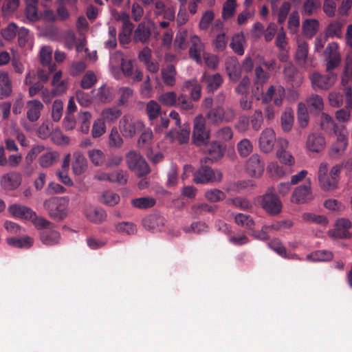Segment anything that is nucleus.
<instances>
[{"label": "nucleus", "mask_w": 352, "mask_h": 352, "mask_svg": "<svg viewBox=\"0 0 352 352\" xmlns=\"http://www.w3.org/2000/svg\"><path fill=\"white\" fill-rule=\"evenodd\" d=\"M176 75V69L172 65L162 69V78L164 83L167 86L173 87L175 85Z\"/></svg>", "instance_id": "nucleus-34"}, {"label": "nucleus", "mask_w": 352, "mask_h": 352, "mask_svg": "<svg viewBox=\"0 0 352 352\" xmlns=\"http://www.w3.org/2000/svg\"><path fill=\"white\" fill-rule=\"evenodd\" d=\"M266 173L273 179H278L287 174L285 168L276 162H271L268 164Z\"/></svg>", "instance_id": "nucleus-26"}, {"label": "nucleus", "mask_w": 352, "mask_h": 352, "mask_svg": "<svg viewBox=\"0 0 352 352\" xmlns=\"http://www.w3.org/2000/svg\"><path fill=\"white\" fill-rule=\"evenodd\" d=\"M235 117L234 111L230 108L223 109L218 107L210 111L207 118L211 123L218 124L222 122H230Z\"/></svg>", "instance_id": "nucleus-7"}, {"label": "nucleus", "mask_w": 352, "mask_h": 352, "mask_svg": "<svg viewBox=\"0 0 352 352\" xmlns=\"http://www.w3.org/2000/svg\"><path fill=\"white\" fill-rule=\"evenodd\" d=\"M120 130L125 138H132L141 131L144 125L142 121L131 115H125L120 120Z\"/></svg>", "instance_id": "nucleus-4"}, {"label": "nucleus", "mask_w": 352, "mask_h": 352, "mask_svg": "<svg viewBox=\"0 0 352 352\" xmlns=\"http://www.w3.org/2000/svg\"><path fill=\"white\" fill-rule=\"evenodd\" d=\"M100 201L108 206H114L120 202V197L113 191L107 190L100 195Z\"/></svg>", "instance_id": "nucleus-40"}, {"label": "nucleus", "mask_w": 352, "mask_h": 352, "mask_svg": "<svg viewBox=\"0 0 352 352\" xmlns=\"http://www.w3.org/2000/svg\"><path fill=\"white\" fill-rule=\"evenodd\" d=\"M347 146V138L345 129L337 134L336 142L332 145L330 153L334 157L342 155Z\"/></svg>", "instance_id": "nucleus-20"}, {"label": "nucleus", "mask_w": 352, "mask_h": 352, "mask_svg": "<svg viewBox=\"0 0 352 352\" xmlns=\"http://www.w3.org/2000/svg\"><path fill=\"white\" fill-rule=\"evenodd\" d=\"M216 142H228L233 137V133L230 127H223L215 133Z\"/></svg>", "instance_id": "nucleus-61"}, {"label": "nucleus", "mask_w": 352, "mask_h": 352, "mask_svg": "<svg viewBox=\"0 0 352 352\" xmlns=\"http://www.w3.org/2000/svg\"><path fill=\"white\" fill-rule=\"evenodd\" d=\"M226 69L230 79L236 82L241 74V68L238 60L234 58H229L226 63Z\"/></svg>", "instance_id": "nucleus-23"}, {"label": "nucleus", "mask_w": 352, "mask_h": 352, "mask_svg": "<svg viewBox=\"0 0 352 352\" xmlns=\"http://www.w3.org/2000/svg\"><path fill=\"white\" fill-rule=\"evenodd\" d=\"M187 36L188 32L186 30H182L177 32L174 41V47L176 50L181 51L186 48Z\"/></svg>", "instance_id": "nucleus-54"}, {"label": "nucleus", "mask_w": 352, "mask_h": 352, "mask_svg": "<svg viewBox=\"0 0 352 352\" xmlns=\"http://www.w3.org/2000/svg\"><path fill=\"white\" fill-rule=\"evenodd\" d=\"M246 44V40L243 32L235 34L230 43V47L232 50L239 55L244 54V47Z\"/></svg>", "instance_id": "nucleus-29"}, {"label": "nucleus", "mask_w": 352, "mask_h": 352, "mask_svg": "<svg viewBox=\"0 0 352 352\" xmlns=\"http://www.w3.org/2000/svg\"><path fill=\"white\" fill-rule=\"evenodd\" d=\"M18 43L20 47L32 50L34 45L33 36L30 34V31L22 27L18 31Z\"/></svg>", "instance_id": "nucleus-25"}, {"label": "nucleus", "mask_w": 352, "mask_h": 352, "mask_svg": "<svg viewBox=\"0 0 352 352\" xmlns=\"http://www.w3.org/2000/svg\"><path fill=\"white\" fill-rule=\"evenodd\" d=\"M109 146L113 148H120L123 144V139L118 133L116 127H113L111 129L109 135Z\"/></svg>", "instance_id": "nucleus-50"}, {"label": "nucleus", "mask_w": 352, "mask_h": 352, "mask_svg": "<svg viewBox=\"0 0 352 352\" xmlns=\"http://www.w3.org/2000/svg\"><path fill=\"white\" fill-rule=\"evenodd\" d=\"M255 85H256V90H252V94L258 99V96L262 91V90H260L259 89L258 84H261V85L265 83L269 78V74L263 71L261 67H257L255 69Z\"/></svg>", "instance_id": "nucleus-39"}, {"label": "nucleus", "mask_w": 352, "mask_h": 352, "mask_svg": "<svg viewBox=\"0 0 352 352\" xmlns=\"http://www.w3.org/2000/svg\"><path fill=\"white\" fill-rule=\"evenodd\" d=\"M133 207L138 209H147L155 204V199L153 197H140L133 199L131 201Z\"/></svg>", "instance_id": "nucleus-44"}, {"label": "nucleus", "mask_w": 352, "mask_h": 352, "mask_svg": "<svg viewBox=\"0 0 352 352\" xmlns=\"http://www.w3.org/2000/svg\"><path fill=\"white\" fill-rule=\"evenodd\" d=\"M74 160L72 163L73 173L75 175H80L85 172L87 168V162L85 157L80 152L73 154Z\"/></svg>", "instance_id": "nucleus-24"}, {"label": "nucleus", "mask_w": 352, "mask_h": 352, "mask_svg": "<svg viewBox=\"0 0 352 352\" xmlns=\"http://www.w3.org/2000/svg\"><path fill=\"white\" fill-rule=\"evenodd\" d=\"M116 230L121 234H133L136 232L135 225L129 222H121L116 225Z\"/></svg>", "instance_id": "nucleus-62"}, {"label": "nucleus", "mask_w": 352, "mask_h": 352, "mask_svg": "<svg viewBox=\"0 0 352 352\" xmlns=\"http://www.w3.org/2000/svg\"><path fill=\"white\" fill-rule=\"evenodd\" d=\"M126 163L129 170L138 177H142L150 173L148 163L137 151H131L126 155Z\"/></svg>", "instance_id": "nucleus-2"}, {"label": "nucleus", "mask_w": 352, "mask_h": 352, "mask_svg": "<svg viewBox=\"0 0 352 352\" xmlns=\"http://www.w3.org/2000/svg\"><path fill=\"white\" fill-rule=\"evenodd\" d=\"M88 157L90 161L95 166H101L104 162L105 155L100 149H91L88 152Z\"/></svg>", "instance_id": "nucleus-52"}, {"label": "nucleus", "mask_w": 352, "mask_h": 352, "mask_svg": "<svg viewBox=\"0 0 352 352\" xmlns=\"http://www.w3.org/2000/svg\"><path fill=\"white\" fill-rule=\"evenodd\" d=\"M302 28L304 34L307 37L312 38L318 32L320 23L315 19H309L303 21Z\"/></svg>", "instance_id": "nucleus-31"}, {"label": "nucleus", "mask_w": 352, "mask_h": 352, "mask_svg": "<svg viewBox=\"0 0 352 352\" xmlns=\"http://www.w3.org/2000/svg\"><path fill=\"white\" fill-rule=\"evenodd\" d=\"M294 114L291 109H287L281 116V128L285 132H289L294 125Z\"/></svg>", "instance_id": "nucleus-41"}, {"label": "nucleus", "mask_w": 352, "mask_h": 352, "mask_svg": "<svg viewBox=\"0 0 352 352\" xmlns=\"http://www.w3.org/2000/svg\"><path fill=\"white\" fill-rule=\"evenodd\" d=\"M193 142L198 146L206 144L210 139V133L206 129V121L202 115L197 116L194 120Z\"/></svg>", "instance_id": "nucleus-5"}, {"label": "nucleus", "mask_w": 352, "mask_h": 352, "mask_svg": "<svg viewBox=\"0 0 352 352\" xmlns=\"http://www.w3.org/2000/svg\"><path fill=\"white\" fill-rule=\"evenodd\" d=\"M184 88H192L190 96L192 100H197L201 96V86L197 83V80H192L185 82Z\"/></svg>", "instance_id": "nucleus-59"}, {"label": "nucleus", "mask_w": 352, "mask_h": 352, "mask_svg": "<svg viewBox=\"0 0 352 352\" xmlns=\"http://www.w3.org/2000/svg\"><path fill=\"white\" fill-rule=\"evenodd\" d=\"M276 157L280 162L286 166H292L295 164V160L293 155L287 151L277 150Z\"/></svg>", "instance_id": "nucleus-57"}, {"label": "nucleus", "mask_w": 352, "mask_h": 352, "mask_svg": "<svg viewBox=\"0 0 352 352\" xmlns=\"http://www.w3.org/2000/svg\"><path fill=\"white\" fill-rule=\"evenodd\" d=\"M298 121L302 128H305L309 123V115L305 104L300 103L298 104Z\"/></svg>", "instance_id": "nucleus-58"}, {"label": "nucleus", "mask_w": 352, "mask_h": 352, "mask_svg": "<svg viewBox=\"0 0 352 352\" xmlns=\"http://www.w3.org/2000/svg\"><path fill=\"white\" fill-rule=\"evenodd\" d=\"M237 148L241 156L246 157L252 151L253 146L248 139H243L239 142Z\"/></svg>", "instance_id": "nucleus-63"}, {"label": "nucleus", "mask_w": 352, "mask_h": 352, "mask_svg": "<svg viewBox=\"0 0 352 352\" xmlns=\"http://www.w3.org/2000/svg\"><path fill=\"white\" fill-rule=\"evenodd\" d=\"M202 79L206 82L208 89L210 91L217 89L223 82L221 76L218 74L211 76H207L206 74H204L202 77Z\"/></svg>", "instance_id": "nucleus-51"}, {"label": "nucleus", "mask_w": 352, "mask_h": 352, "mask_svg": "<svg viewBox=\"0 0 352 352\" xmlns=\"http://www.w3.org/2000/svg\"><path fill=\"white\" fill-rule=\"evenodd\" d=\"M51 85L53 87L52 94L54 96L63 94L68 87V80L62 78V72L58 71L53 75Z\"/></svg>", "instance_id": "nucleus-19"}, {"label": "nucleus", "mask_w": 352, "mask_h": 352, "mask_svg": "<svg viewBox=\"0 0 352 352\" xmlns=\"http://www.w3.org/2000/svg\"><path fill=\"white\" fill-rule=\"evenodd\" d=\"M262 208L268 213L277 214L282 210V203L278 197L274 193L273 187L269 188L266 192L257 198Z\"/></svg>", "instance_id": "nucleus-3"}, {"label": "nucleus", "mask_w": 352, "mask_h": 352, "mask_svg": "<svg viewBox=\"0 0 352 352\" xmlns=\"http://www.w3.org/2000/svg\"><path fill=\"white\" fill-rule=\"evenodd\" d=\"M150 36V30L143 23H140L134 32L135 40L142 43L147 41Z\"/></svg>", "instance_id": "nucleus-47"}, {"label": "nucleus", "mask_w": 352, "mask_h": 352, "mask_svg": "<svg viewBox=\"0 0 352 352\" xmlns=\"http://www.w3.org/2000/svg\"><path fill=\"white\" fill-rule=\"evenodd\" d=\"M158 100L165 106L173 107L177 104L178 97L174 91H168L160 95Z\"/></svg>", "instance_id": "nucleus-49"}, {"label": "nucleus", "mask_w": 352, "mask_h": 352, "mask_svg": "<svg viewBox=\"0 0 352 352\" xmlns=\"http://www.w3.org/2000/svg\"><path fill=\"white\" fill-rule=\"evenodd\" d=\"M276 134L272 129H265L261 133L258 146L261 151L265 153L272 152L276 142Z\"/></svg>", "instance_id": "nucleus-11"}, {"label": "nucleus", "mask_w": 352, "mask_h": 352, "mask_svg": "<svg viewBox=\"0 0 352 352\" xmlns=\"http://www.w3.org/2000/svg\"><path fill=\"white\" fill-rule=\"evenodd\" d=\"M320 7V2L319 0H306L304 3L302 14L311 15Z\"/></svg>", "instance_id": "nucleus-64"}, {"label": "nucleus", "mask_w": 352, "mask_h": 352, "mask_svg": "<svg viewBox=\"0 0 352 352\" xmlns=\"http://www.w3.org/2000/svg\"><path fill=\"white\" fill-rule=\"evenodd\" d=\"M309 47L306 41L297 39V49L295 58L298 64L307 69L309 66H314L311 58H308Z\"/></svg>", "instance_id": "nucleus-12"}, {"label": "nucleus", "mask_w": 352, "mask_h": 352, "mask_svg": "<svg viewBox=\"0 0 352 352\" xmlns=\"http://www.w3.org/2000/svg\"><path fill=\"white\" fill-rule=\"evenodd\" d=\"M333 254L331 252L326 250H319L309 254L307 256V259L311 261H327L331 260Z\"/></svg>", "instance_id": "nucleus-46"}, {"label": "nucleus", "mask_w": 352, "mask_h": 352, "mask_svg": "<svg viewBox=\"0 0 352 352\" xmlns=\"http://www.w3.org/2000/svg\"><path fill=\"white\" fill-rule=\"evenodd\" d=\"M60 234L52 227L41 233V240L43 244L47 245L57 244L60 241Z\"/></svg>", "instance_id": "nucleus-27"}, {"label": "nucleus", "mask_w": 352, "mask_h": 352, "mask_svg": "<svg viewBox=\"0 0 352 352\" xmlns=\"http://www.w3.org/2000/svg\"><path fill=\"white\" fill-rule=\"evenodd\" d=\"M146 113L150 120L156 119L160 114L161 107L155 100H150L146 107Z\"/></svg>", "instance_id": "nucleus-53"}, {"label": "nucleus", "mask_w": 352, "mask_h": 352, "mask_svg": "<svg viewBox=\"0 0 352 352\" xmlns=\"http://www.w3.org/2000/svg\"><path fill=\"white\" fill-rule=\"evenodd\" d=\"M338 50L339 45L336 42H331L327 45L324 52L327 57V72L333 69L340 65L341 62V56Z\"/></svg>", "instance_id": "nucleus-9"}, {"label": "nucleus", "mask_w": 352, "mask_h": 352, "mask_svg": "<svg viewBox=\"0 0 352 352\" xmlns=\"http://www.w3.org/2000/svg\"><path fill=\"white\" fill-rule=\"evenodd\" d=\"M351 227V223L349 220L346 219H338L336 223L333 236L340 238H346L349 236V232L348 230Z\"/></svg>", "instance_id": "nucleus-28"}, {"label": "nucleus", "mask_w": 352, "mask_h": 352, "mask_svg": "<svg viewBox=\"0 0 352 352\" xmlns=\"http://www.w3.org/2000/svg\"><path fill=\"white\" fill-rule=\"evenodd\" d=\"M85 214L87 218L94 223L102 222L107 217L106 212L104 210L94 207L87 208Z\"/></svg>", "instance_id": "nucleus-35"}, {"label": "nucleus", "mask_w": 352, "mask_h": 352, "mask_svg": "<svg viewBox=\"0 0 352 352\" xmlns=\"http://www.w3.org/2000/svg\"><path fill=\"white\" fill-rule=\"evenodd\" d=\"M337 79L336 74L331 73L327 76L321 75L320 73L314 72L310 76L312 87L314 89H328L332 87Z\"/></svg>", "instance_id": "nucleus-10"}, {"label": "nucleus", "mask_w": 352, "mask_h": 352, "mask_svg": "<svg viewBox=\"0 0 352 352\" xmlns=\"http://www.w3.org/2000/svg\"><path fill=\"white\" fill-rule=\"evenodd\" d=\"M21 182L19 173L12 172L3 175L0 181L1 186L6 190H14L18 188Z\"/></svg>", "instance_id": "nucleus-22"}, {"label": "nucleus", "mask_w": 352, "mask_h": 352, "mask_svg": "<svg viewBox=\"0 0 352 352\" xmlns=\"http://www.w3.org/2000/svg\"><path fill=\"white\" fill-rule=\"evenodd\" d=\"M313 198L311 182L308 180L303 185L299 186L295 188L292 192L291 201L296 204H305L311 201Z\"/></svg>", "instance_id": "nucleus-8"}, {"label": "nucleus", "mask_w": 352, "mask_h": 352, "mask_svg": "<svg viewBox=\"0 0 352 352\" xmlns=\"http://www.w3.org/2000/svg\"><path fill=\"white\" fill-rule=\"evenodd\" d=\"M7 243L15 248H29L33 244V239L28 236L21 238L10 237L7 239Z\"/></svg>", "instance_id": "nucleus-38"}, {"label": "nucleus", "mask_w": 352, "mask_h": 352, "mask_svg": "<svg viewBox=\"0 0 352 352\" xmlns=\"http://www.w3.org/2000/svg\"><path fill=\"white\" fill-rule=\"evenodd\" d=\"M320 126L323 130L327 131L333 129L335 133L337 134V131L336 130V125L334 123L333 118L325 113H322L321 114Z\"/></svg>", "instance_id": "nucleus-60"}, {"label": "nucleus", "mask_w": 352, "mask_h": 352, "mask_svg": "<svg viewBox=\"0 0 352 352\" xmlns=\"http://www.w3.org/2000/svg\"><path fill=\"white\" fill-rule=\"evenodd\" d=\"M326 146L324 138L317 133H311L308 135L306 141L307 149L312 153H319Z\"/></svg>", "instance_id": "nucleus-16"}, {"label": "nucleus", "mask_w": 352, "mask_h": 352, "mask_svg": "<svg viewBox=\"0 0 352 352\" xmlns=\"http://www.w3.org/2000/svg\"><path fill=\"white\" fill-rule=\"evenodd\" d=\"M307 106L311 111L320 112L324 109L322 98L316 94H313L307 99Z\"/></svg>", "instance_id": "nucleus-42"}, {"label": "nucleus", "mask_w": 352, "mask_h": 352, "mask_svg": "<svg viewBox=\"0 0 352 352\" xmlns=\"http://www.w3.org/2000/svg\"><path fill=\"white\" fill-rule=\"evenodd\" d=\"M92 116L89 111H82L78 114V120L80 122V130L83 133H88L89 131L90 121Z\"/></svg>", "instance_id": "nucleus-48"}, {"label": "nucleus", "mask_w": 352, "mask_h": 352, "mask_svg": "<svg viewBox=\"0 0 352 352\" xmlns=\"http://www.w3.org/2000/svg\"><path fill=\"white\" fill-rule=\"evenodd\" d=\"M205 198L210 202H218L226 198V194L217 188L210 189L205 192Z\"/></svg>", "instance_id": "nucleus-55"}, {"label": "nucleus", "mask_w": 352, "mask_h": 352, "mask_svg": "<svg viewBox=\"0 0 352 352\" xmlns=\"http://www.w3.org/2000/svg\"><path fill=\"white\" fill-rule=\"evenodd\" d=\"M285 98V89L281 86H270L265 94L263 100L264 102L273 100L277 106H280Z\"/></svg>", "instance_id": "nucleus-15"}, {"label": "nucleus", "mask_w": 352, "mask_h": 352, "mask_svg": "<svg viewBox=\"0 0 352 352\" xmlns=\"http://www.w3.org/2000/svg\"><path fill=\"white\" fill-rule=\"evenodd\" d=\"M69 199L67 197H52L44 201L43 206L49 215L55 220H62L67 215Z\"/></svg>", "instance_id": "nucleus-1"}, {"label": "nucleus", "mask_w": 352, "mask_h": 352, "mask_svg": "<svg viewBox=\"0 0 352 352\" xmlns=\"http://www.w3.org/2000/svg\"><path fill=\"white\" fill-rule=\"evenodd\" d=\"M43 104L38 100H29L26 104V115L30 122H36L41 116Z\"/></svg>", "instance_id": "nucleus-21"}, {"label": "nucleus", "mask_w": 352, "mask_h": 352, "mask_svg": "<svg viewBox=\"0 0 352 352\" xmlns=\"http://www.w3.org/2000/svg\"><path fill=\"white\" fill-rule=\"evenodd\" d=\"M245 171L252 177H259L264 171V165L258 155H252L247 161Z\"/></svg>", "instance_id": "nucleus-13"}, {"label": "nucleus", "mask_w": 352, "mask_h": 352, "mask_svg": "<svg viewBox=\"0 0 352 352\" xmlns=\"http://www.w3.org/2000/svg\"><path fill=\"white\" fill-rule=\"evenodd\" d=\"M59 159V154L56 151H47L41 155L39 164L43 168H48L52 166Z\"/></svg>", "instance_id": "nucleus-37"}, {"label": "nucleus", "mask_w": 352, "mask_h": 352, "mask_svg": "<svg viewBox=\"0 0 352 352\" xmlns=\"http://www.w3.org/2000/svg\"><path fill=\"white\" fill-rule=\"evenodd\" d=\"M120 61L121 69L124 74L129 77L132 76L133 66L132 62L129 60H125L123 54L120 52H116L110 58V65L111 70Z\"/></svg>", "instance_id": "nucleus-14"}, {"label": "nucleus", "mask_w": 352, "mask_h": 352, "mask_svg": "<svg viewBox=\"0 0 352 352\" xmlns=\"http://www.w3.org/2000/svg\"><path fill=\"white\" fill-rule=\"evenodd\" d=\"M122 114L121 111L116 107L104 109L100 113V119L104 123L114 122Z\"/></svg>", "instance_id": "nucleus-33"}, {"label": "nucleus", "mask_w": 352, "mask_h": 352, "mask_svg": "<svg viewBox=\"0 0 352 352\" xmlns=\"http://www.w3.org/2000/svg\"><path fill=\"white\" fill-rule=\"evenodd\" d=\"M204 53V46L201 41L200 38L197 35L190 36V47L189 50V56L197 63H201V56Z\"/></svg>", "instance_id": "nucleus-17"}, {"label": "nucleus", "mask_w": 352, "mask_h": 352, "mask_svg": "<svg viewBox=\"0 0 352 352\" xmlns=\"http://www.w3.org/2000/svg\"><path fill=\"white\" fill-rule=\"evenodd\" d=\"M19 28L14 23H10L6 28L1 30V36L6 41H12L16 34Z\"/></svg>", "instance_id": "nucleus-45"}, {"label": "nucleus", "mask_w": 352, "mask_h": 352, "mask_svg": "<svg viewBox=\"0 0 352 352\" xmlns=\"http://www.w3.org/2000/svg\"><path fill=\"white\" fill-rule=\"evenodd\" d=\"M8 210L10 214L14 217L28 220L35 217V212L31 208L23 205L13 204L10 206Z\"/></svg>", "instance_id": "nucleus-18"}, {"label": "nucleus", "mask_w": 352, "mask_h": 352, "mask_svg": "<svg viewBox=\"0 0 352 352\" xmlns=\"http://www.w3.org/2000/svg\"><path fill=\"white\" fill-rule=\"evenodd\" d=\"M224 151L225 146L216 141L212 142L208 148V153L211 160H217L221 158L223 155Z\"/></svg>", "instance_id": "nucleus-43"}, {"label": "nucleus", "mask_w": 352, "mask_h": 352, "mask_svg": "<svg viewBox=\"0 0 352 352\" xmlns=\"http://www.w3.org/2000/svg\"><path fill=\"white\" fill-rule=\"evenodd\" d=\"M106 132V125L104 121L100 118L94 120L91 129V135L94 138H98L104 135Z\"/></svg>", "instance_id": "nucleus-56"}, {"label": "nucleus", "mask_w": 352, "mask_h": 352, "mask_svg": "<svg viewBox=\"0 0 352 352\" xmlns=\"http://www.w3.org/2000/svg\"><path fill=\"white\" fill-rule=\"evenodd\" d=\"M38 3V0H25V16L32 22L37 21L41 19L37 9Z\"/></svg>", "instance_id": "nucleus-30"}, {"label": "nucleus", "mask_w": 352, "mask_h": 352, "mask_svg": "<svg viewBox=\"0 0 352 352\" xmlns=\"http://www.w3.org/2000/svg\"><path fill=\"white\" fill-rule=\"evenodd\" d=\"M11 92V81L8 72L0 71V98L8 96Z\"/></svg>", "instance_id": "nucleus-32"}, {"label": "nucleus", "mask_w": 352, "mask_h": 352, "mask_svg": "<svg viewBox=\"0 0 352 352\" xmlns=\"http://www.w3.org/2000/svg\"><path fill=\"white\" fill-rule=\"evenodd\" d=\"M222 173L219 170H213L208 166H202L194 174V181L197 184L219 182Z\"/></svg>", "instance_id": "nucleus-6"}, {"label": "nucleus", "mask_w": 352, "mask_h": 352, "mask_svg": "<svg viewBox=\"0 0 352 352\" xmlns=\"http://www.w3.org/2000/svg\"><path fill=\"white\" fill-rule=\"evenodd\" d=\"M343 27L344 23L339 21H332L326 28V36L329 37L341 38L342 36Z\"/></svg>", "instance_id": "nucleus-36"}]
</instances>
